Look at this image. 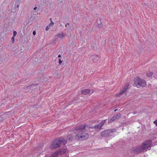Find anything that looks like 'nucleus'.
<instances>
[{
    "mask_svg": "<svg viewBox=\"0 0 157 157\" xmlns=\"http://www.w3.org/2000/svg\"><path fill=\"white\" fill-rule=\"evenodd\" d=\"M5 115H6V114H5V115H3V117H4V116H5Z\"/></svg>",
    "mask_w": 157,
    "mask_h": 157,
    "instance_id": "34",
    "label": "nucleus"
},
{
    "mask_svg": "<svg viewBox=\"0 0 157 157\" xmlns=\"http://www.w3.org/2000/svg\"><path fill=\"white\" fill-rule=\"evenodd\" d=\"M37 9V7H35L34 8H33V10H35L36 9Z\"/></svg>",
    "mask_w": 157,
    "mask_h": 157,
    "instance_id": "29",
    "label": "nucleus"
},
{
    "mask_svg": "<svg viewBox=\"0 0 157 157\" xmlns=\"http://www.w3.org/2000/svg\"><path fill=\"white\" fill-rule=\"evenodd\" d=\"M66 34L65 33H58L56 35H55L54 36L55 38L56 39L55 40H56L58 38L60 39H63V37H65L66 36Z\"/></svg>",
    "mask_w": 157,
    "mask_h": 157,
    "instance_id": "9",
    "label": "nucleus"
},
{
    "mask_svg": "<svg viewBox=\"0 0 157 157\" xmlns=\"http://www.w3.org/2000/svg\"><path fill=\"white\" fill-rule=\"evenodd\" d=\"M106 120L102 121L100 124L94 126V128L96 131L99 130L105 124Z\"/></svg>",
    "mask_w": 157,
    "mask_h": 157,
    "instance_id": "8",
    "label": "nucleus"
},
{
    "mask_svg": "<svg viewBox=\"0 0 157 157\" xmlns=\"http://www.w3.org/2000/svg\"><path fill=\"white\" fill-rule=\"evenodd\" d=\"M58 56L59 57H61V55L60 54H59Z\"/></svg>",
    "mask_w": 157,
    "mask_h": 157,
    "instance_id": "30",
    "label": "nucleus"
},
{
    "mask_svg": "<svg viewBox=\"0 0 157 157\" xmlns=\"http://www.w3.org/2000/svg\"><path fill=\"white\" fill-rule=\"evenodd\" d=\"M132 114L133 115H134V114H136V113L135 112H132Z\"/></svg>",
    "mask_w": 157,
    "mask_h": 157,
    "instance_id": "26",
    "label": "nucleus"
},
{
    "mask_svg": "<svg viewBox=\"0 0 157 157\" xmlns=\"http://www.w3.org/2000/svg\"><path fill=\"white\" fill-rule=\"evenodd\" d=\"M153 74V73L152 72H148L147 73L146 76L148 77H150L152 76Z\"/></svg>",
    "mask_w": 157,
    "mask_h": 157,
    "instance_id": "15",
    "label": "nucleus"
},
{
    "mask_svg": "<svg viewBox=\"0 0 157 157\" xmlns=\"http://www.w3.org/2000/svg\"><path fill=\"white\" fill-rule=\"evenodd\" d=\"M10 113V112H8L7 113V114L8 115H9Z\"/></svg>",
    "mask_w": 157,
    "mask_h": 157,
    "instance_id": "28",
    "label": "nucleus"
},
{
    "mask_svg": "<svg viewBox=\"0 0 157 157\" xmlns=\"http://www.w3.org/2000/svg\"><path fill=\"white\" fill-rule=\"evenodd\" d=\"M117 110H118L117 109H116L114 110V111L116 112V111H117Z\"/></svg>",
    "mask_w": 157,
    "mask_h": 157,
    "instance_id": "31",
    "label": "nucleus"
},
{
    "mask_svg": "<svg viewBox=\"0 0 157 157\" xmlns=\"http://www.w3.org/2000/svg\"><path fill=\"white\" fill-rule=\"evenodd\" d=\"M50 27L51 26L49 25H47L45 29L46 31H48L49 30V29H50Z\"/></svg>",
    "mask_w": 157,
    "mask_h": 157,
    "instance_id": "17",
    "label": "nucleus"
},
{
    "mask_svg": "<svg viewBox=\"0 0 157 157\" xmlns=\"http://www.w3.org/2000/svg\"><path fill=\"white\" fill-rule=\"evenodd\" d=\"M121 117L120 113H118L116 116H113L110 120H109L108 121V123H111L117 119H118Z\"/></svg>",
    "mask_w": 157,
    "mask_h": 157,
    "instance_id": "10",
    "label": "nucleus"
},
{
    "mask_svg": "<svg viewBox=\"0 0 157 157\" xmlns=\"http://www.w3.org/2000/svg\"><path fill=\"white\" fill-rule=\"evenodd\" d=\"M91 58L93 61L97 62L99 59V57L97 55H94L91 56Z\"/></svg>",
    "mask_w": 157,
    "mask_h": 157,
    "instance_id": "14",
    "label": "nucleus"
},
{
    "mask_svg": "<svg viewBox=\"0 0 157 157\" xmlns=\"http://www.w3.org/2000/svg\"><path fill=\"white\" fill-rule=\"evenodd\" d=\"M93 93V91L88 89H84L81 91V93L83 94H91Z\"/></svg>",
    "mask_w": 157,
    "mask_h": 157,
    "instance_id": "11",
    "label": "nucleus"
},
{
    "mask_svg": "<svg viewBox=\"0 0 157 157\" xmlns=\"http://www.w3.org/2000/svg\"><path fill=\"white\" fill-rule=\"evenodd\" d=\"M50 21L51 22V21H52V19L51 18H50Z\"/></svg>",
    "mask_w": 157,
    "mask_h": 157,
    "instance_id": "32",
    "label": "nucleus"
},
{
    "mask_svg": "<svg viewBox=\"0 0 157 157\" xmlns=\"http://www.w3.org/2000/svg\"><path fill=\"white\" fill-rule=\"evenodd\" d=\"M67 142V140L63 138L56 139L52 142L50 146L51 148L54 149L56 148L59 147L62 144H66Z\"/></svg>",
    "mask_w": 157,
    "mask_h": 157,
    "instance_id": "2",
    "label": "nucleus"
},
{
    "mask_svg": "<svg viewBox=\"0 0 157 157\" xmlns=\"http://www.w3.org/2000/svg\"><path fill=\"white\" fill-rule=\"evenodd\" d=\"M17 34V33L16 31H14L13 33V36L15 37Z\"/></svg>",
    "mask_w": 157,
    "mask_h": 157,
    "instance_id": "19",
    "label": "nucleus"
},
{
    "mask_svg": "<svg viewBox=\"0 0 157 157\" xmlns=\"http://www.w3.org/2000/svg\"><path fill=\"white\" fill-rule=\"evenodd\" d=\"M62 61L60 59H59V65H61V63H62Z\"/></svg>",
    "mask_w": 157,
    "mask_h": 157,
    "instance_id": "22",
    "label": "nucleus"
},
{
    "mask_svg": "<svg viewBox=\"0 0 157 157\" xmlns=\"http://www.w3.org/2000/svg\"><path fill=\"white\" fill-rule=\"evenodd\" d=\"M108 137L113 136L115 133L117 132L116 130L114 128L107 129Z\"/></svg>",
    "mask_w": 157,
    "mask_h": 157,
    "instance_id": "7",
    "label": "nucleus"
},
{
    "mask_svg": "<svg viewBox=\"0 0 157 157\" xmlns=\"http://www.w3.org/2000/svg\"><path fill=\"white\" fill-rule=\"evenodd\" d=\"M17 7H19V5H17Z\"/></svg>",
    "mask_w": 157,
    "mask_h": 157,
    "instance_id": "33",
    "label": "nucleus"
},
{
    "mask_svg": "<svg viewBox=\"0 0 157 157\" xmlns=\"http://www.w3.org/2000/svg\"><path fill=\"white\" fill-rule=\"evenodd\" d=\"M69 25V23H67V24H66V25H65V26H66V27H67V25Z\"/></svg>",
    "mask_w": 157,
    "mask_h": 157,
    "instance_id": "27",
    "label": "nucleus"
},
{
    "mask_svg": "<svg viewBox=\"0 0 157 157\" xmlns=\"http://www.w3.org/2000/svg\"><path fill=\"white\" fill-rule=\"evenodd\" d=\"M33 35H36V32L35 31H34L33 32Z\"/></svg>",
    "mask_w": 157,
    "mask_h": 157,
    "instance_id": "25",
    "label": "nucleus"
},
{
    "mask_svg": "<svg viewBox=\"0 0 157 157\" xmlns=\"http://www.w3.org/2000/svg\"><path fill=\"white\" fill-rule=\"evenodd\" d=\"M154 123L157 126V120H156L154 121Z\"/></svg>",
    "mask_w": 157,
    "mask_h": 157,
    "instance_id": "24",
    "label": "nucleus"
},
{
    "mask_svg": "<svg viewBox=\"0 0 157 157\" xmlns=\"http://www.w3.org/2000/svg\"><path fill=\"white\" fill-rule=\"evenodd\" d=\"M100 135L102 137H108L107 129L102 131L100 133Z\"/></svg>",
    "mask_w": 157,
    "mask_h": 157,
    "instance_id": "13",
    "label": "nucleus"
},
{
    "mask_svg": "<svg viewBox=\"0 0 157 157\" xmlns=\"http://www.w3.org/2000/svg\"><path fill=\"white\" fill-rule=\"evenodd\" d=\"M35 86H36V85L35 84H34V85H31V86H29L27 87L28 88H30L31 87H34Z\"/></svg>",
    "mask_w": 157,
    "mask_h": 157,
    "instance_id": "21",
    "label": "nucleus"
},
{
    "mask_svg": "<svg viewBox=\"0 0 157 157\" xmlns=\"http://www.w3.org/2000/svg\"><path fill=\"white\" fill-rule=\"evenodd\" d=\"M151 144V140L146 141L144 142L141 146L135 147L134 148V151L135 152L138 153L146 151L147 149H150Z\"/></svg>",
    "mask_w": 157,
    "mask_h": 157,
    "instance_id": "1",
    "label": "nucleus"
},
{
    "mask_svg": "<svg viewBox=\"0 0 157 157\" xmlns=\"http://www.w3.org/2000/svg\"><path fill=\"white\" fill-rule=\"evenodd\" d=\"M3 117L2 116H0V123L2 122L3 120Z\"/></svg>",
    "mask_w": 157,
    "mask_h": 157,
    "instance_id": "18",
    "label": "nucleus"
},
{
    "mask_svg": "<svg viewBox=\"0 0 157 157\" xmlns=\"http://www.w3.org/2000/svg\"><path fill=\"white\" fill-rule=\"evenodd\" d=\"M66 151L67 149L65 148L60 149L57 152L52 154L50 157H57V155H62L66 152Z\"/></svg>",
    "mask_w": 157,
    "mask_h": 157,
    "instance_id": "6",
    "label": "nucleus"
},
{
    "mask_svg": "<svg viewBox=\"0 0 157 157\" xmlns=\"http://www.w3.org/2000/svg\"><path fill=\"white\" fill-rule=\"evenodd\" d=\"M73 138V136L71 135H70L68 136L67 139L69 140H71Z\"/></svg>",
    "mask_w": 157,
    "mask_h": 157,
    "instance_id": "16",
    "label": "nucleus"
},
{
    "mask_svg": "<svg viewBox=\"0 0 157 157\" xmlns=\"http://www.w3.org/2000/svg\"><path fill=\"white\" fill-rule=\"evenodd\" d=\"M54 24V23L52 21H51V22L48 25L51 26V25H53Z\"/></svg>",
    "mask_w": 157,
    "mask_h": 157,
    "instance_id": "20",
    "label": "nucleus"
},
{
    "mask_svg": "<svg viewBox=\"0 0 157 157\" xmlns=\"http://www.w3.org/2000/svg\"><path fill=\"white\" fill-rule=\"evenodd\" d=\"M90 128H93L92 127H89L86 124L80 125L75 128V130L79 132H82V131L84 130L85 131L87 132Z\"/></svg>",
    "mask_w": 157,
    "mask_h": 157,
    "instance_id": "5",
    "label": "nucleus"
},
{
    "mask_svg": "<svg viewBox=\"0 0 157 157\" xmlns=\"http://www.w3.org/2000/svg\"><path fill=\"white\" fill-rule=\"evenodd\" d=\"M75 137L76 140H83L88 138L89 135L87 133L84 132V131L79 132L75 136Z\"/></svg>",
    "mask_w": 157,
    "mask_h": 157,
    "instance_id": "3",
    "label": "nucleus"
},
{
    "mask_svg": "<svg viewBox=\"0 0 157 157\" xmlns=\"http://www.w3.org/2000/svg\"><path fill=\"white\" fill-rule=\"evenodd\" d=\"M128 88V86H125L123 89L120 91L119 94H117V96H119V95H121L125 94L127 92Z\"/></svg>",
    "mask_w": 157,
    "mask_h": 157,
    "instance_id": "12",
    "label": "nucleus"
},
{
    "mask_svg": "<svg viewBox=\"0 0 157 157\" xmlns=\"http://www.w3.org/2000/svg\"><path fill=\"white\" fill-rule=\"evenodd\" d=\"M134 83L136 86H139L141 87H144L146 85V82L138 77H136L135 78Z\"/></svg>",
    "mask_w": 157,
    "mask_h": 157,
    "instance_id": "4",
    "label": "nucleus"
},
{
    "mask_svg": "<svg viewBox=\"0 0 157 157\" xmlns=\"http://www.w3.org/2000/svg\"><path fill=\"white\" fill-rule=\"evenodd\" d=\"M14 37H15L13 36L12 37L11 40L13 42L14 41Z\"/></svg>",
    "mask_w": 157,
    "mask_h": 157,
    "instance_id": "23",
    "label": "nucleus"
}]
</instances>
